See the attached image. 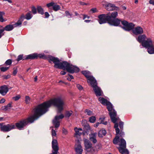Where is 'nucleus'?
Segmentation results:
<instances>
[{"label": "nucleus", "instance_id": "obj_1", "mask_svg": "<svg viewBox=\"0 0 154 154\" xmlns=\"http://www.w3.org/2000/svg\"><path fill=\"white\" fill-rule=\"evenodd\" d=\"M64 104L63 100L60 97H56L45 102L38 105L33 109V115L27 118L22 119L16 123L15 128L16 127L19 130H23L26 126L33 122L40 116L45 113L52 105L57 108V113H60L63 109Z\"/></svg>", "mask_w": 154, "mask_h": 154}, {"label": "nucleus", "instance_id": "obj_2", "mask_svg": "<svg viewBox=\"0 0 154 154\" xmlns=\"http://www.w3.org/2000/svg\"><path fill=\"white\" fill-rule=\"evenodd\" d=\"M47 59L50 63L53 62L54 63V67L56 68L66 70L67 72L72 74L78 72L79 71V69L78 67L66 61L61 62L59 59L57 57L49 56Z\"/></svg>", "mask_w": 154, "mask_h": 154}, {"label": "nucleus", "instance_id": "obj_3", "mask_svg": "<svg viewBox=\"0 0 154 154\" xmlns=\"http://www.w3.org/2000/svg\"><path fill=\"white\" fill-rule=\"evenodd\" d=\"M122 24L124 26L122 27V28L126 31H130L132 29V32L136 35H141L143 32V28L140 26H138L134 29L135 25L132 23H128L126 20L122 21Z\"/></svg>", "mask_w": 154, "mask_h": 154}, {"label": "nucleus", "instance_id": "obj_4", "mask_svg": "<svg viewBox=\"0 0 154 154\" xmlns=\"http://www.w3.org/2000/svg\"><path fill=\"white\" fill-rule=\"evenodd\" d=\"M113 142L115 144H116L118 143H119V147L118 148L119 152L122 154H128V151L126 149V142L123 138H119V137L118 136H116Z\"/></svg>", "mask_w": 154, "mask_h": 154}, {"label": "nucleus", "instance_id": "obj_5", "mask_svg": "<svg viewBox=\"0 0 154 154\" xmlns=\"http://www.w3.org/2000/svg\"><path fill=\"white\" fill-rule=\"evenodd\" d=\"M107 14L109 20V25L115 26H118L119 25L121 20L119 19L116 18L118 15V13L117 11L112 12L110 15V13H107Z\"/></svg>", "mask_w": 154, "mask_h": 154}, {"label": "nucleus", "instance_id": "obj_6", "mask_svg": "<svg viewBox=\"0 0 154 154\" xmlns=\"http://www.w3.org/2000/svg\"><path fill=\"white\" fill-rule=\"evenodd\" d=\"M106 105L107 106L108 110L109 112V114L112 121L113 123H115L117 121H120V119L119 118L116 117L117 116L116 112L113 109L112 104L109 102Z\"/></svg>", "mask_w": 154, "mask_h": 154}, {"label": "nucleus", "instance_id": "obj_7", "mask_svg": "<svg viewBox=\"0 0 154 154\" xmlns=\"http://www.w3.org/2000/svg\"><path fill=\"white\" fill-rule=\"evenodd\" d=\"M15 129V125L13 124L4 125L1 127V131L3 132H8L13 129Z\"/></svg>", "mask_w": 154, "mask_h": 154}, {"label": "nucleus", "instance_id": "obj_8", "mask_svg": "<svg viewBox=\"0 0 154 154\" xmlns=\"http://www.w3.org/2000/svg\"><path fill=\"white\" fill-rule=\"evenodd\" d=\"M99 20H98L100 24H102L107 22L109 23V20L108 18L107 14H100L98 16Z\"/></svg>", "mask_w": 154, "mask_h": 154}, {"label": "nucleus", "instance_id": "obj_9", "mask_svg": "<svg viewBox=\"0 0 154 154\" xmlns=\"http://www.w3.org/2000/svg\"><path fill=\"white\" fill-rule=\"evenodd\" d=\"M64 117L63 114H61L60 115L56 116H55V118L53 120V123L56 128H58L60 125V122L59 120L62 119Z\"/></svg>", "mask_w": 154, "mask_h": 154}, {"label": "nucleus", "instance_id": "obj_10", "mask_svg": "<svg viewBox=\"0 0 154 154\" xmlns=\"http://www.w3.org/2000/svg\"><path fill=\"white\" fill-rule=\"evenodd\" d=\"M74 131L75 133L74 134V137L77 138H80V136L83 134L84 136L85 134V132L83 131L82 129L81 128H77L75 127L74 128Z\"/></svg>", "mask_w": 154, "mask_h": 154}, {"label": "nucleus", "instance_id": "obj_11", "mask_svg": "<svg viewBox=\"0 0 154 154\" xmlns=\"http://www.w3.org/2000/svg\"><path fill=\"white\" fill-rule=\"evenodd\" d=\"M105 7L106 9L109 11L113 10L118 11L119 10V7L115 6L114 4L110 3H108L106 5Z\"/></svg>", "mask_w": 154, "mask_h": 154}, {"label": "nucleus", "instance_id": "obj_12", "mask_svg": "<svg viewBox=\"0 0 154 154\" xmlns=\"http://www.w3.org/2000/svg\"><path fill=\"white\" fill-rule=\"evenodd\" d=\"M115 123L114 126L116 131V136H118L119 137H122L124 135V133L122 131L123 130H121L118 128L119 125L118 123L116 122Z\"/></svg>", "mask_w": 154, "mask_h": 154}, {"label": "nucleus", "instance_id": "obj_13", "mask_svg": "<svg viewBox=\"0 0 154 154\" xmlns=\"http://www.w3.org/2000/svg\"><path fill=\"white\" fill-rule=\"evenodd\" d=\"M153 44L152 42L149 38H147L146 40L142 43V45L146 48H147Z\"/></svg>", "mask_w": 154, "mask_h": 154}, {"label": "nucleus", "instance_id": "obj_14", "mask_svg": "<svg viewBox=\"0 0 154 154\" xmlns=\"http://www.w3.org/2000/svg\"><path fill=\"white\" fill-rule=\"evenodd\" d=\"M77 141L78 144L76 145L75 148L76 154H82L83 149H82V147L80 144L79 141L78 140Z\"/></svg>", "mask_w": 154, "mask_h": 154}, {"label": "nucleus", "instance_id": "obj_15", "mask_svg": "<svg viewBox=\"0 0 154 154\" xmlns=\"http://www.w3.org/2000/svg\"><path fill=\"white\" fill-rule=\"evenodd\" d=\"M37 54L36 53H34L31 54L27 55H26L24 57L23 60H33L37 59Z\"/></svg>", "mask_w": 154, "mask_h": 154}, {"label": "nucleus", "instance_id": "obj_16", "mask_svg": "<svg viewBox=\"0 0 154 154\" xmlns=\"http://www.w3.org/2000/svg\"><path fill=\"white\" fill-rule=\"evenodd\" d=\"M8 91V88L6 85H4L0 87V94L2 95H5Z\"/></svg>", "mask_w": 154, "mask_h": 154}, {"label": "nucleus", "instance_id": "obj_17", "mask_svg": "<svg viewBox=\"0 0 154 154\" xmlns=\"http://www.w3.org/2000/svg\"><path fill=\"white\" fill-rule=\"evenodd\" d=\"M88 80V82L90 83L93 88L97 86V83L95 78L92 76Z\"/></svg>", "mask_w": 154, "mask_h": 154}, {"label": "nucleus", "instance_id": "obj_18", "mask_svg": "<svg viewBox=\"0 0 154 154\" xmlns=\"http://www.w3.org/2000/svg\"><path fill=\"white\" fill-rule=\"evenodd\" d=\"M93 88L97 96H100L102 95V91L100 88L98 87L97 85Z\"/></svg>", "mask_w": 154, "mask_h": 154}, {"label": "nucleus", "instance_id": "obj_19", "mask_svg": "<svg viewBox=\"0 0 154 154\" xmlns=\"http://www.w3.org/2000/svg\"><path fill=\"white\" fill-rule=\"evenodd\" d=\"M147 38V37L145 34H141L138 36L136 39L138 42L142 44V43L144 42Z\"/></svg>", "mask_w": 154, "mask_h": 154}, {"label": "nucleus", "instance_id": "obj_20", "mask_svg": "<svg viewBox=\"0 0 154 154\" xmlns=\"http://www.w3.org/2000/svg\"><path fill=\"white\" fill-rule=\"evenodd\" d=\"M85 146L86 149L90 148L92 147V144L91 143L88 139L84 138L83 139Z\"/></svg>", "mask_w": 154, "mask_h": 154}, {"label": "nucleus", "instance_id": "obj_21", "mask_svg": "<svg viewBox=\"0 0 154 154\" xmlns=\"http://www.w3.org/2000/svg\"><path fill=\"white\" fill-rule=\"evenodd\" d=\"M97 134L96 133H94L90 134L89 135L90 140L94 143H95L97 142V140L96 139Z\"/></svg>", "mask_w": 154, "mask_h": 154}, {"label": "nucleus", "instance_id": "obj_22", "mask_svg": "<svg viewBox=\"0 0 154 154\" xmlns=\"http://www.w3.org/2000/svg\"><path fill=\"white\" fill-rule=\"evenodd\" d=\"M52 147L53 150H59V148L58 146V143L56 140L53 139L52 142Z\"/></svg>", "mask_w": 154, "mask_h": 154}, {"label": "nucleus", "instance_id": "obj_23", "mask_svg": "<svg viewBox=\"0 0 154 154\" xmlns=\"http://www.w3.org/2000/svg\"><path fill=\"white\" fill-rule=\"evenodd\" d=\"M82 74L84 75L87 78L88 80L90 79H91V77L92 76L91 75V72L88 71H84L82 72Z\"/></svg>", "mask_w": 154, "mask_h": 154}, {"label": "nucleus", "instance_id": "obj_24", "mask_svg": "<svg viewBox=\"0 0 154 154\" xmlns=\"http://www.w3.org/2000/svg\"><path fill=\"white\" fill-rule=\"evenodd\" d=\"M14 28L13 25L9 24L6 26L4 29H2L4 30V31L5 30L8 31L12 30Z\"/></svg>", "mask_w": 154, "mask_h": 154}, {"label": "nucleus", "instance_id": "obj_25", "mask_svg": "<svg viewBox=\"0 0 154 154\" xmlns=\"http://www.w3.org/2000/svg\"><path fill=\"white\" fill-rule=\"evenodd\" d=\"M98 100L102 104L104 105H106L108 103V102H109L106 99L103 97H100L99 98Z\"/></svg>", "mask_w": 154, "mask_h": 154}, {"label": "nucleus", "instance_id": "obj_26", "mask_svg": "<svg viewBox=\"0 0 154 154\" xmlns=\"http://www.w3.org/2000/svg\"><path fill=\"white\" fill-rule=\"evenodd\" d=\"M146 48H147V52L149 54H154V47L153 44Z\"/></svg>", "mask_w": 154, "mask_h": 154}, {"label": "nucleus", "instance_id": "obj_27", "mask_svg": "<svg viewBox=\"0 0 154 154\" xmlns=\"http://www.w3.org/2000/svg\"><path fill=\"white\" fill-rule=\"evenodd\" d=\"M106 131L104 129H102L100 130L98 132V135L99 137H102L106 135Z\"/></svg>", "mask_w": 154, "mask_h": 154}, {"label": "nucleus", "instance_id": "obj_28", "mask_svg": "<svg viewBox=\"0 0 154 154\" xmlns=\"http://www.w3.org/2000/svg\"><path fill=\"white\" fill-rule=\"evenodd\" d=\"M11 106V103H9L7 105L2 106L1 109L3 111H6L10 109Z\"/></svg>", "mask_w": 154, "mask_h": 154}, {"label": "nucleus", "instance_id": "obj_29", "mask_svg": "<svg viewBox=\"0 0 154 154\" xmlns=\"http://www.w3.org/2000/svg\"><path fill=\"white\" fill-rule=\"evenodd\" d=\"M84 131L85 132V134L87 133L90 130V126L88 124H86L84 125Z\"/></svg>", "mask_w": 154, "mask_h": 154}, {"label": "nucleus", "instance_id": "obj_30", "mask_svg": "<svg viewBox=\"0 0 154 154\" xmlns=\"http://www.w3.org/2000/svg\"><path fill=\"white\" fill-rule=\"evenodd\" d=\"M38 12L42 15L44 14L43 9L41 6H38L37 8Z\"/></svg>", "mask_w": 154, "mask_h": 154}, {"label": "nucleus", "instance_id": "obj_31", "mask_svg": "<svg viewBox=\"0 0 154 154\" xmlns=\"http://www.w3.org/2000/svg\"><path fill=\"white\" fill-rule=\"evenodd\" d=\"M60 7L59 5L54 3V5H53V9L54 11H57L60 10Z\"/></svg>", "mask_w": 154, "mask_h": 154}, {"label": "nucleus", "instance_id": "obj_32", "mask_svg": "<svg viewBox=\"0 0 154 154\" xmlns=\"http://www.w3.org/2000/svg\"><path fill=\"white\" fill-rule=\"evenodd\" d=\"M73 112L72 111H66L65 113V116L66 117L69 118L71 116Z\"/></svg>", "mask_w": 154, "mask_h": 154}, {"label": "nucleus", "instance_id": "obj_33", "mask_svg": "<svg viewBox=\"0 0 154 154\" xmlns=\"http://www.w3.org/2000/svg\"><path fill=\"white\" fill-rule=\"evenodd\" d=\"M87 153H88V154H91L94 152V149L92 147L90 148H89L88 149H86Z\"/></svg>", "mask_w": 154, "mask_h": 154}, {"label": "nucleus", "instance_id": "obj_34", "mask_svg": "<svg viewBox=\"0 0 154 154\" xmlns=\"http://www.w3.org/2000/svg\"><path fill=\"white\" fill-rule=\"evenodd\" d=\"M22 21L19 20L17 22L14 24H13L14 27H17L18 26H20L22 24Z\"/></svg>", "mask_w": 154, "mask_h": 154}, {"label": "nucleus", "instance_id": "obj_35", "mask_svg": "<svg viewBox=\"0 0 154 154\" xmlns=\"http://www.w3.org/2000/svg\"><path fill=\"white\" fill-rule=\"evenodd\" d=\"M25 19L27 20L31 19L32 17V15L30 13H27L25 15Z\"/></svg>", "mask_w": 154, "mask_h": 154}, {"label": "nucleus", "instance_id": "obj_36", "mask_svg": "<svg viewBox=\"0 0 154 154\" xmlns=\"http://www.w3.org/2000/svg\"><path fill=\"white\" fill-rule=\"evenodd\" d=\"M85 113H86L89 116H91L94 114L92 111L88 109L85 110Z\"/></svg>", "mask_w": 154, "mask_h": 154}, {"label": "nucleus", "instance_id": "obj_37", "mask_svg": "<svg viewBox=\"0 0 154 154\" xmlns=\"http://www.w3.org/2000/svg\"><path fill=\"white\" fill-rule=\"evenodd\" d=\"M96 120V117L94 116H92L89 118V121L91 123H94Z\"/></svg>", "mask_w": 154, "mask_h": 154}, {"label": "nucleus", "instance_id": "obj_38", "mask_svg": "<svg viewBox=\"0 0 154 154\" xmlns=\"http://www.w3.org/2000/svg\"><path fill=\"white\" fill-rule=\"evenodd\" d=\"M38 57H39L40 58L43 59H46V57L45 56L44 54H37V59L38 58Z\"/></svg>", "mask_w": 154, "mask_h": 154}, {"label": "nucleus", "instance_id": "obj_39", "mask_svg": "<svg viewBox=\"0 0 154 154\" xmlns=\"http://www.w3.org/2000/svg\"><path fill=\"white\" fill-rule=\"evenodd\" d=\"M66 15L69 18H70L72 17V14H70L68 11H66L65 12Z\"/></svg>", "mask_w": 154, "mask_h": 154}, {"label": "nucleus", "instance_id": "obj_40", "mask_svg": "<svg viewBox=\"0 0 154 154\" xmlns=\"http://www.w3.org/2000/svg\"><path fill=\"white\" fill-rule=\"evenodd\" d=\"M124 123L122 121H120L119 123V126L121 130H123V129Z\"/></svg>", "mask_w": 154, "mask_h": 154}, {"label": "nucleus", "instance_id": "obj_41", "mask_svg": "<svg viewBox=\"0 0 154 154\" xmlns=\"http://www.w3.org/2000/svg\"><path fill=\"white\" fill-rule=\"evenodd\" d=\"M97 11L96 8H93L91 9L90 11V12L91 13H94L97 12Z\"/></svg>", "mask_w": 154, "mask_h": 154}, {"label": "nucleus", "instance_id": "obj_42", "mask_svg": "<svg viewBox=\"0 0 154 154\" xmlns=\"http://www.w3.org/2000/svg\"><path fill=\"white\" fill-rule=\"evenodd\" d=\"M30 98L28 96H26V97L25 101L26 104H28L30 103Z\"/></svg>", "mask_w": 154, "mask_h": 154}, {"label": "nucleus", "instance_id": "obj_43", "mask_svg": "<svg viewBox=\"0 0 154 154\" xmlns=\"http://www.w3.org/2000/svg\"><path fill=\"white\" fill-rule=\"evenodd\" d=\"M12 63V60L11 59L7 60L5 63V64L7 65H10Z\"/></svg>", "mask_w": 154, "mask_h": 154}, {"label": "nucleus", "instance_id": "obj_44", "mask_svg": "<svg viewBox=\"0 0 154 154\" xmlns=\"http://www.w3.org/2000/svg\"><path fill=\"white\" fill-rule=\"evenodd\" d=\"M37 9L34 6L32 7V11L34 14H36L37 13Z\"/></svg>", "mask_w": 154, "mask_h": 154}, {"label": "nucleus", "instance_id": "obj_45", "mask_svg": "<svg viewBox=\"0 0 154 154\" xmlns=\"http://www.w3.org/2000/svg\"><path fill=\"white\" fill-rule=\"evenodd\" d=\"M24 57H23V55H20L18 56L17 58V60L18 61L23 59Z\"/></svg>", "mask_w": 154, "mask_h": 154}, {"label": "nucleus", "instance_id": "obj_46", "mask_svg": "<svg viewBox=\"0 0 154 154\" xmlns=\"http://www.w3.org/2000/svg\"><path fill=\"white\" fill-rule=\"evenodd\" d=\"M9 69V67H2L0 68L1 71L4 72L7 71Z\"/></svg>", "mask_w": 154, "mask_h": 154}, {"label": "nucleus", "instance_id": "obj_47", "mask_svg": "<svg viewBox=\"0 0 154 154\" xmlns=\"http://www.w3.org/2000/svg\"><path fill=\"white\" fill-rule=\"evenodd\" d=\"M54 3L53 2H52L49 3L47 4L46 5V6L48 8H49L51 6L53 7V5H54Z\"/></svg>", "mask_w": 154, "mask_h": 154}, {"label": "nucleus", "instance_id": "obj_48", "mask_svg": "<svg viewBox=\"0 0 154 154\" xmlns=\"http://www.w3.org/2000/svg\"><path fill=\"white\" fill-rule=\"evenodd\" d=\"M51 134L53 138L54 136H56V132L55 130H54L53 129H52V130Z\"/></svg>", "mask_w": 154, "mask_h": 154}, {"label": "nucleus", "instance_id": "obj_49", "mask_svg": "<svg viewBox=\"0 0 154 154\" xmlns=\"http://www.w3.org/2000/svg\"><path fill=\"white\" fill-rule=\"evenodd\" d=\"M20 98V95H18L15 97H14L13 98L14 100L15 101L18 100Z\"/></svg>", "mask_w": 154, "mask_h": 154}, {"label": "nucleus", "instance_id": "obj_50", "mask_svg": "<svg viewBox=\"0 0 154 154\" xmlns=\"http://www.w3.org/2000/svg\"><path fill=\"white\" fill-rule=\"evenodd\" d=\"M76 86L77 88L80 90H82L83 88V87H82V86L79 85V84H77V85H76Z\"/></svg>", "mask_w": 154, "mask_h": 154}, {"label": "nucleus", "instance_id": "obj_51", "mask_svg": "<svg viewBox=\"0 0 154 154\" xmlns=\"http://www.w3.org/2000/svg\"><path fill=\"white\" fill-rule=\"evenodd\" d=\"M11 76L10 75H3L2 77L4 79H8L10 78V77Z\"/></svg>", "mask_w": 154, "mask_h": 154}, {"label": "nucleus", "instance_id": "obj_52", "mask_svg": "<svg viewBox=\"0 0 154 154\" xmlns=\"http://www.w3.org/2000/svg\"><path fill=\"white\" fill-rule=\"evenodd\" d=\"M25 17H25V16L24 15V14H22L21 15L20 18L19 19V20H21L23 21V20L25 18Z\"/></svg>", "mask_w": 154, "mask_h": 154}, {"label": "nucleus", "instance_id": "obj_53", "mask_svg": "<svg viewBox=\"0 0 154 154\" xmlns=\"http://www.w3.org/2000/svg\"><path fill=\"white\" fill-rule=\"evenodd\" d=\"M3 32L4 30L2 29H0V38L4 35V34L3 33Z\"/></svg>", "mask_w": 154, "mask_h": 154}, {"label": "nucleus", "instance_id": "obj_54", "mask_svg": "<svg viewBox=\"0 0 154 154\" xmlns=\"http://www.w3.org/2000/svg\"><path fill=\"white\" fill-rule=\"evenodd\" d=\"M58 150H52V152L50 154H57Z\"/></svg>", "mask_w": 154, "mask_h": 154}, {"label": "nucleus", "instance_id": "obj_55", "mask_svg": "<svg viewBox=\"0 0 154 154\" xmlns=\"http://www.w3.org/2000/svg\"><path fill=\"white\" fill-rule=\"evenodd\" d=\"M69 75L70 78H67V79L68 80L70 81L71 79H73L74 78L72 75L69 74Z\"/></svg>", "mask_w": 154, "mask_h": 154}, {"label": "nucleus", "instance_id": "obj_56", "mask_svg": "<svg viewBox=\"0 0 154 154\" xmlns=\"http://www.w3.org/2000/svg\"><path fill=\"white\" fill-rule=\"evenodd\" d=\"M6 20H5L4 19L3 16L0 17V21L2 22H3L6 21Z\"/></svg>", "mask_w": 154, "mask_h": 154}, {"label": "nucleus", "instance_id": "obj_57", "mask_svg": "<svg viewBox=\"0 0 154 154\" xmlns=\"http://www.w3.org/2000/svg\"><path fill=\"white\" fill-rule=\"evenodd\" d=\"M62 131L63 133L65 134H66L67 133V131L64 128H63L62 129Z\"/></svg>", "mask_w": 154, "mask_h": 154}, {"label": "nucleus", "instance_id": "obj_58", "mask_svg": "<svg viewBox=\"0 0 154 154\" xmlns=\"http://www.w3.org/2000/svg\"><path fill=\"white\" fill-rule=\"evenodd\" d=\"M45 18H48L50 16L48 13L47 12L45 13Z\"/></svg>", "mask_w": 154, "mask_h": 154}, {"label": "nucleus", "instance_id": "obj_59", "mask_svg": "<svg viewBox=\"0 0 154 154\" xmlns=\"http://www.w3.org/2000/svg\"><path fill=\"white\" fill-rule=\"evenodd\" d=\"M149 3L150 4L154 5V0H149Z\"/></svg>", "mask_w": 154, "mask_h": 154}, {"label": "nucleus", "instance_id": "obj_60", "mask_svg": "<svg viewBox=\"0 0 154 154\" xmlns=\"http://www.w3.org/2000/svg\"><path fill=\"white\" fill-rule=\"evenodd\" d=\"M17 69L16 68L15 69H14V70L13 72V74L14 75H15L17 73Z\"/></svg>", "mask_w": 154, "mask_h": 154}, {"label": "nucleus", "instance_id": "obj_61", "mask_svg": "<svg viewBox=\"0 0 154 154\" xmlns=\"http://www.w3.org/2000/svg\"><path fill=\"white\" fill-rule=\"evenodd\" d=\"M5 100L4 98L0 100V103H2L5 102Z\"/></svg>", "mask_w": 154, "mask_h": 154}, {"label": "nucleus", "instance_id": "obj_62", "mask_svg": "<svg viewBox=\"0 0 154 154\" xmlns=\"http://www.w3.org/2000/svg\"><path fill=\"white\" fill-rule=\"evenodd\" d=\"M79 3L81 5H87L88 4H87V3H85V2H79Z\"/></svg>", "mask_w": 154, "mask_h": 154}, {"label": "nucleus", "instance_id": "obj_63", "mask_svg": "<svg viewBox=\"0 0 154 154\" xmlns=\"http://www.w3.org/2000/svg\"><path fill=\"white\" fill-rule=\"evenodd\" d=\"M83 19L84 20L86 18H87L88 19L90 17L89 16H88L87 15L84 14L83 15Z\"/></svg>", "mask_w": 154, "mask_h": 154}, {"label": "nucleus", "instance_id": "obj_64", "mask_svg": "<svg viewBox=\"0 0 154 154\" xmlns=\"http://www.w3.org/2000/svg\"><path fill=\"white\" fill-rule=\"evenodd\" d=\"M5 14V13L4 12L0 11V17L3 16Z\"/></svg>", "mask_w": 154, "mask_h": 154}]
</instances>
